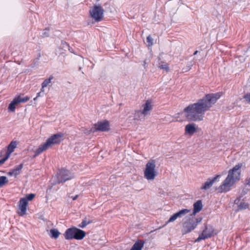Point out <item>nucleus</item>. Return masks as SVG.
I'll list each match as a JSON object with an SVG mask.
<instances>
[{
	"instance_id": "obj_1",
	"label": "nucleus",
	"mask_w": 250,
	"mask_h": 250,
	"mask_svg": "<svg viewBox=\"0 0 250 250\" xmlns=\"http://www.w3.org/2000/svg\"><path fill=\"white\" fill-rule=\"evenodd\" d=\"M220 93L206 95L197 102L188 105L184 109L186 118L189 121H201L205 112L208 110L221 97Z\"/></svg>"
},
{
	"instance_id": "obj_2",
	"label": "nucleus",
	"mask_w": 250,
	"mask_h": 250,
	"mask_svg": "<svg viewBox=\"0 0 250 250\" xmlns=\"http://www.w3.org/2000/svg\"><path fill=\"white\" fill-rule=\"evenodd\" d=\"M243 166V163H238L229 170L227 177L218 188L220 192L229 191L233 184L240 179L241 168Z\"/></svg>"
},
{
	"instance_id": "obj_3",
	"label": "nucleus",
	"mask_w": 250,
	"mask_h": 250,
	"mask_svg": "<svg viewBox=\"0 0 250 250\" xmlns=\"http://www.w3.org/2000/svg\"><path fill=\"white\" fill-rule=\"evenodd\" d=\"M144 178L148 181H153L157 175L156 169V162L154 160H150L146 164L144 171Z\"/></svg>"
},
{
	"instance_id": "obj_4",
	"label": "nucleus",
	"mask_w": 250,
	"mask_h": 250,
	"mask_svg": "<svg viewBox=\"0 0 250 250\" xmlns=\"http://www.w3.org/2000/svg\"><path fill=\"white\" fill-rule=\"evenodd\" d=\"M196 227L194 218L193 215L190 214L183 220L182 232L183 234L190 232Z\"/></svg>"
},
{
	"instance_id": "obj_5",
	"label": "nucleus",
	"mask_w": 250,
	"mask_h": 250,
	"mask_svg": "<svg viewBox=\"0 0 250 250\" xmlns=\"http://www.w3.org/2000/svg\"><path fill=\"white\" fill-rule=\"evenodd\" d=\"M152 109V105L151 102L149 101H147L146 103L142 105V109L136 111L135 116L136 117L139 118L140 120H144L145 117L149 114Z\"/></svg>"
},
{
	"instance_id": "obj_6",
	"label": "nucleus",
	"mask_w": 250,
	"mask_h": 250,
	"mask_svg": "<svg viewBox=\"0 0 250 250\" xmlns=\"http://www.w3.org/2000/svg\"><path fill=\"white\" fill-rule=\"evenodd\" d=\"M90 16L96 21H101L104 18V10L100 5H95L89 11Z\"/></svg>"
},
{
	"instance_id": "obj_7",
	"label": "nucleus",
	"mask_w": 250,
	"mask_h": 250,
	"mask_svg": "<svg viewBox=\"0 0 250 250\" xmlns=\"http://www.w3.org/2000/svg\"><path fill=\"white\" fill-rule=\"evenodd\" d=\"M57 177V182L62 183L72 179L74 177V176L69 171L65 169H62L58 173Z\"/></svg>"
},
{
	"instance_id": "obj_8",
	"label": "nucleus",
	"mask_w": 250,
	"mask_h": 250,
	"mask_svg": "<svg viewBox=\"0 0 250 250\" xmlns=\"http://www.w3.org/2000/svg\"><path fill=\"white\" fill-rule=\"evenodd\" d=\"M190 210L188 209H183L180 210L178 212L173 214L169 220L167 222L166 224H167L169 223L173 222L175 220H176L178 218H182L184 216L187 214L189 213Z\"/></svg>"
},
{
	"instance_id": "obj_9",
	"label": "nucleus",
	"mask_w": 250,
	"mask_h": 250,
	"mask_svg": "<svg viewBox=\"0 0 250 250\" xmlns=\"http://www.w3.org/2000/svg\"><path fill=\"white\" fill-rule=\"evenodd\" d=\"M213 229L211 227H206L202 233L200 235L196 240V242H199L201 240H204L211 237L213 234Z\"/></svg>"
},
{
	"instance_id": "obj_10",
	"label": "nucleus",
	"mask_w": 250,
	"mask_h": 250,
	"mask_svg": "<svg viewBox=\"0 0 250 250\" xmlns=\"http://www.w3.org/2000/svg\"><path fill=\"white\" fill-rule=\"evenodd\" d=\"M28 205L27 200L25 198L21 199L19 203L18 214L20 216H23L26 214L27 207Z\"/></svg>"
},
{
	"instance_id": "obj_11",
	"label": "nucleus",
	"mask_w": 250,
	"mask_h": 250,
	"mask_svg": "<svg viewBox=\"0 0 250 250\" xmlns=\"http://www.w3.org/2000/svg\"><path fill=\"white\" fill-rule=\"evenodd\" d=\"M62 133L56 134L49 138L47 141L50 145V146L52 147L54 145L59 144L62 141Z\"/></svg>"
},
{
	"instance_id": "obj_12",
	"label": "nucleus",
	"mask_w": 250,
	"mask_h": 250,
	"mask_svg": "<svg viewBox=\"0 0 250 250\" xmlns=\"http://www.w3.org/2000/svg\"><path fill=\"white\" fill-rule=\"evenodd\" d=\"M219 175H217L215 177H214L212 179L209 178L208 179L207 181H206L202 186L201 187V189L202 190H208L209 189L214 183L216 181V180L220 177Z\"/></svg>"
},
{
	"instance_id": "obj_13",
	"label": "nucleus",
	"mask_w": 250,
	"mask_h": 250,
	"mask_svg": "<svg viewBox=\"0 0 250 250\" xmlns=\"http://www.w3.org/2000/svg\"><path fill=\"white\" fill-rule=\"evenodd\" d=\"M109 129V123L107 121L100 122L95 125V130L106 131Z\"/></svg>"
},
{
	"instance_id": "obj_14",
	"label": "nucleus",
	"mask_w": 250,
	"mask_h": 250,
	"mask_svg": "<svg viewBox=\"0 0 250 250\" xmlns=\"http://www.w3.org/2000/svg\"><path fill=\"white\" fill-rule=\"evenodd\" d=\"M197 131V126L194 124H188L185 126V133L190 136L192 135Z\"/></svg>"
},
{
	"instance_id": "obj_15",
	"label": "nucleus",
	"mask_w": 250,
	"mask_h": 250,
	"mask_svg": "<svg viewBox=\"0 0 250 250\" xmlns=\"http://www.w3.org/2000/svg\"><path fill=\"white\" fill-rule=\"evenodd\" d=\"M50 147H51L50 146V145L49 144V143L46 141V142L45 143L39 146V147L36 150L35 155L34 157L38 156V155H39L40 153H41L43 151L46 150V149H47Z\"/></svg>"
},
{
	"instance_id": "obj_16",
	"label": "nucleus",
	"mask_w": 250,
	"mask_h": 250,
	"mask_svg": "<svg viewBox=\"0 0 250 250\" xmlns=\"http://www.w3.org/2000/svg\"><path fill=\"white\" fill-rule=\"evenodd\" d=\"M76 228L68 229L65 232L64 236L66 239H72L75 238Z\"/></svg>"
},
{
	"instance_id": "obj_17",
	"label": "nucleus",
	"mask_w": 250,
	"mask_h": 250,
	"mask_svg": "<svg viewBox=\"0 0 250 250\" xmlns=\"http://www.w3.org/2000/svg\"><path fill=\"white\" fill-rule=\"evenodd\" d=\"M202 208L203 205L201 201H197L193 205V212L191 214L194 216L196 213L199 212L202 209Z\"/></svg>"
},
{
	"instance_id": "obj_18",
	"label": "nucleus",
	"mask_w": 250,
	"mask_h": 250,
	"mask_svg": "<svg viewBox=\"0 0 250 250\" xmlns=\"http://www.w3.org/2000/svg\"><path fill=\"white\" fill-rule=\"evenodd\" d=\"M75 235L74 239L77 240H81L83 239L85 236V233L84 231L76 228L75 230Z\"/></svg>"
},
{
	"instance_id": "obj_19",
	"label": "nucleus",
	"mask_w": 250,
	"mask_h": 250,
	"mask_svg": "<svg viewBox=\"0 0 250 250\" xmlns=\"http://www.w3.org/2000/svg\"><path fill=\"white\" fill-rule=\"evenodd\" d=\"M53 79V76H50L49 78L45 79L42 84L41 92L44 91V88L47 87L51 82Z\"/></svg>"
},
{
	"instance_id": "obj_20",
	"label": "nucleus",
	"mask_w": 250,
	"mask_h": 250,
	"mask_svg": "<svg viewBox=\"0 0 250 250\" xmlns=\"http://www.w3.org/2000/svg\"><path fill=\"white\" fill-rule=\"evenodd\" d=\"M144 243L141 241L136 242L132 246L130 250H141Z\"/></svg>"
},
{
	"instance_id": "obj_21",
	"label": "nucleus",
	"mask_w": 250,
	"mask_h": 250,
	"mask_svg": "<svg viewBox=\"0 0 250 250\" xmlns=\"http://www.w3.org/2000/svg\"><path fill=\"white\" fill-rule=\"evenodd\" d=\"M17 145V142L12 141L10 143V144L8 145L6 152H8L10 154H11L14 151V149L16 147Z\"/></svg>"
},
{
	"instance_id": "obj_22",
	"label": "nucleus",
	"mask_w": 250,
	"mask_h": 250,
	"mask_svg": "<svg viewBox=\"0 0 250 250\" xmlns=\"http://www.w3.org/2000/svg\"><path fill=\"white\" fill-rule=\"evenodd\" d=\"M60 234L58 229H52L50 230L49 235L51 238L56 239L59 237Z\"/></svg>"
},
{
	"instance_id": "obj_23",
	"label": "nucleus",
	"mask_w": 250,
	"mask_h": 250,
	"mask_svg": "<svg viewBox=\"0 0 250 250\" xmlns=\"http://www.w3.org/2000/svg\"><path fill=\"white\" fill-rule=\"evenodd\" d=\"M19 104L17 100L15 99L13 101L9 104L8 106V110L11 112H14L16 108V106Z\"/></svg>"
},
{
	"instance_id": "obj_24",
	"label": "nucleus",
	"mask_w": 250,
	"mask_h": 250,
	"mask_svg": "<svg viewBox=\"0 0 250 250\" xmlns=\"http://www.w3.org/2000/svg\"><path fill=\"white\" fill-rule=\"evenodd\" d=\"M15 99L17 100L18 103L20 104L21 103H25L27 102L30 99V97L28 96H26L23 98H22L19 96L17 97H16Z\"/></svg>"
},
{
	"instance_id": "obj_25",
	"label": "nucleus",
	"mask_w": 250,
	"mask_h": 250,
	"mask_svg": "<svg viewBox=\"0 0 250 250\" xmlns=\"http://www.w3.org/2000/svg\"><path fill=\"white\" fill-rule=\"evenodd\" d=\"M23 167V164H21L18 166H17L15 169L13 170L14 172V175L16 176L17 175H19L20 173V171L22 169Z\"/></svg>"
},
{
	"instance_id": "obj_26",
	"label": "nucleus",
	"mask_w": 250,
	"mask_h": 250,
	"mask_svg": "<svg viewBox=\"0 0 250 250\" xmlns=\"http://www.w3.org/2000/svg\"><path fill=\"white\" fill-rule=\"evenodd\" d=\"M91 223L89 219H84L83 220L82 223L79 225V227L82 228H84L87 225Z\"/></svg>"
},
{
	"instance_id": "obj_27",
	"label": "nucleus",
	"mask_w": 250,
	"mask_h": 250,
	"mask_svg": "<svg viewBox=\"0 0 250 250\" xmlns=\"http://www.w3.org/2000/svg\"><path fill=\"white\" fill-rule=\"evenodd\" d=\"M249 205L247 203H241L238 206V210H241L248 208Z\"/></svg>"
},
{
	"instance_id": "obj_28",
	"label": "nucleus",
	"mask_w": 250,
	"mask_h": 250,
	"mask_svg": "<svg viewBox=\"0 0 250 250\" xmlns=\"http://www.w3.org/2000/svg\"><path fill=\"white\" fill-rule=\"evenodd\" d=\"M11 154L6 151L3 158H1V165L3 164L10 157Z\"/></svg>"
},
{
	"instance_id": "obj_29",
	"label": "nucleus",
	"mask_w": 250,
	"mask_h": 250,
	"mask_svg": "<svg viewBox=\"0 0 250 250\" xmlns=\"http://www.w3.org/2000/svg\"><path fill=\"white\" fill-rule=\"evenodd\" d=\"M8 182V180L5 176H1V186L5 185Z\"/></svg>"
},
{
	"instance_id": "obj_30",
	"label": "nucleus",
	"mask_w": 250,
	"mask_h": 250,
	"mask_svg": "<svg viewBox=\"0 0 250 250\" xmlns=\"http://www.w3.org/2000/svg\"><path fill=\"white\" fill-rule=\"evenodd\" d=\"M159 67L161 69L165 70L166 71H168L169 70V67L167 64H160Z\"/></svg>"
},
{
	"instance_id": "obj_31",
	"label": "nucleus",
	"mask_w": 250,
	"mask_h": 250,
	"mask_svg": "<svg viewBox=\"0 0 250 250\" xmlns=\"http://www.w3.org/2000/svg\"><path fill=\"white\" fill-rule=\"evenodd\" d=\"M148 46H151L153 44V39L150 36H148L146 38Z\"/></svg>"
},
{
	"instance_id": "obj_32",
	"label": "nucleus",
	"mask_w": 250,
	"mask_h": 250,
	"mask_svg": "<svg viewBox=\"0 0 250 250\" xmlns=\"http://www.w3.org/2000/svg\"><path fill=\"white\" fill-rule=\"evenodd\" d=\"M35 197V194H29L26 197H25V198L27 199V202L28 201H31Z\"/></svg>"
},
{
	"instance_id": "obj_33",
	"label": "nucleus",
	"mask_w": 250,
	"mask_h": 250,
	"mask_svg": "<svg viewBox=\"0 0 250 250\" xmlns=\"http://www.w3.org/2000/svg\"><path fill=\"white\" fill-rule=\"evenodd\" d=\"M248 187H246V185L245 186L241 193L242 195H245L250 190V188H249Z\"/></svg>"
},
{
	"instance_id": "obj_34",
	"label": "nucleus",
	"mask_w": 250,
	"mask_h": 250,
	"mask_svg": "<svg viewBox=\"0 0 250 250\" xmlns=\"http://www.w3.org/2000/svg\"><path fill=\"white\" fill-rule=\"evenodd\" d=\"M244 99L247 102L250 103V93L245 95Z\"/></svg>"
},
{
	"instance_id": "obj_35",
	"label": "nucleus",
	"mask_w": 250,
	"mask_h": 250,
	"mask_svg": "<svg viewBox=\"0 0 250 250\" xmlns=\"http://www.w3.org/2000/svg\"><path fill=\"white\" fill-rule=\"evenodd\" d=\"M246 187H250V177L246 180Z\"/></svg>"
},
{
	"instance_id": "obj_36",
	"label": "nucleus",
	"mask_w": 250,
	"mask_h": 250,
	"mask_svg": "<svg viewBox=\"0 0 250 250\" xmlns=\"http://www.w3.org/2000/svg\"><path fill=\"white\" fill-rule=\"evenodd\" d=\"M194 220H195V223L196 224V226H197L198 225V224L199 223L202 221V218H196V219L194 218Z\"/></svg>"
},
{
	"instance_id": "obj_37",
	"label": "nucleus",
	"mask_w": 250,
	"mask_h": 250,
	"mask_svg": "<svg viewBox=\"0 0 250 250\" xmlns=\"http://www.w3.org/2000/svg\"><path fill=\"white\" fill-rule=\"evenodd\" d=\"M8 174L10 176H11V175H14V172L12 170V171H10L8 173Z\"/></svg>"
},
{
	"instance_id": "obj_38",
	"label": "nucleus",
	"mask_w": 250,
	"mask_h": 250,
	"mask_svg": "<svg viewBox=\"0 0 250 250\" xmlns=\"http://www.w3.org/2000/svg\"><path fill=\"white\" fill-rule=\"evenodd\" d=\"M146 64H147V62H146V61L145 60V61H144V64H143V65H144V66L145 67H146Z\"/></svg>"
},
{
	"instance_id": "obj_39",
	"label": "nucleus",
	"mask_w": 250,
	"mask_h": 250,
	"mask_svg": "<svg viewBox=\"0 0 250 250\" xmlns=\"http://www.w3.org/2000/svg\"><path fill=\"white\" fill-rule=\"evenodd\" d=\"M77 197H78V195H76L74 197H72V198L73 200H75L77 199Z\"/></svg>"
},
{
	"instance_id": "obj_40",
	"label": "nucleus",
	"mask_w": 250,
	"mask_h": 250,
	"mask_svg": "<svg viewBox=\"0 0 250 250\" xmlns=\"http://www.w3.org/2000/svg\"><path fill=\"white\" fill-rule=\"evenodd\" d=\"M41 92H42L41 91V92H39V93L37 94V97L38 98L41 96Z\"/></svg>"
},
{
	"instance_id": "obj_41",
	"label": "nucleus",
	"mask_w": 250,
	"mask_h": 250,
	"mask_svg": "<svg viewBox=\"0 0 250 250\" xmlns=\"http://www.w3.org/2000/svg\"><path fill=\"white\" fill-rule=\"evenodd\" d=\"M79 59L82 61H83V58L82 57H79Z\"/></svg>"
},
{
	"instance_id": "obj_42",
	"label": "nucleus",
	"mask_w": 250,
	"mask_h": 250,
	"mask_svg": "<svg viewBox=\"0 0 250 250\" xmlns=\"http://www.w3.org/2000/svg\"><path fill=\"white\" fill-rule=\"evenodd\" d=\"M197 52H198V51H195L193 55H195L197 54Z\"/></svg>"
},
{
	"instance_id": "obj_43",
	"label": "nucleus",
	"mask_w": 250,
	"mask_h": 250,
	"mask_svg": "<svg viewBox=\"0 0 250 250\" xmlns=\"http://www.w3.org/2000/svg\"><path fill=\"white\" fill-rule=\"evenodd\" d=\"M38 98V97L36 96V97H35L34 99V100L35 101L36 100V99Z\"/></svg>"
}]
</instances>
